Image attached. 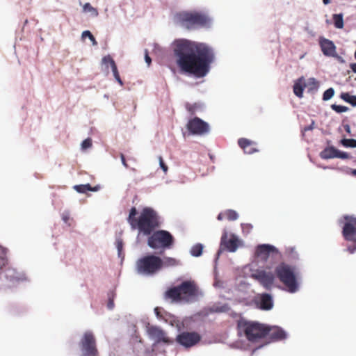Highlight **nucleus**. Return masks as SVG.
<instances>
[{"label": "nucleus", "instance_id": "21", "mask_svg": "<svg viewBox=\"0 0 356 356\" xmlns=\"http://www.w3.org/2000/svg\"><path fill=\"white\" fill-rule=\"evenodd\" d=\"M305 88V79L303 77H300L295 82L293 85V92L297 97L301 98L302 97Z\"/></svg>", "mask_w": 356, "mask_h": 356}, {"label": "nucleus", "instance_id": "27", "mask_svg": "<svg viewBox=\"0 0 356 356\" xmlns=\"http://www.w3.org/2000/svg\"><path fill=\"white\" fill-rule=\"evenodd\" d=\"M305 86L309 91H312L318 89V83L316 79L309 78L307 81L305 79Z\"/></svg>", "mask_w": 356, "mask_h": 356}, {"label": "nucleus", "instance_id": "50", "mask_svg": "<svg viewBox=\"0 0 356 356\" xmlns=\"http://www.w3.org/2000/svg\"><path fill=\"white\" fill-rule=\"evenodd\" d=\"M114 307V302H113V300L112 299H109L108 300V308L109 309H112Z\"/></svg>", "mask_w": 356, "mask_h": 356}, {"label": "nucleus", "instance_id": "56", "mask_svg": "<svg viewBox=\"0 0 356 356\" xmlns=\"http://www.w3.org/2000/svg\"><path fill=\"white\" fill-rule=\"evenodd\" d=\"M324 4L327 5L330 3V0H323Z\"/></svg>", "mask_w": 356, "mask_h": 356}, {"label": "nucleus", "instance_id": "52", "mask_svg": "<svg viewBox=\"0 0 356 356\" xmlns=\"http://www.w3.org/2000/svg\"><path fill=\"white\" fill-rule=\"evenodd\" d=\"M350 67L353 72L356 73V63L350 64Z\"/></svg>", "mask_w": 356, "mask_h": 356}, {"label": "nucleus", "instance_id": "10", "mask_svg": "<svg viewBox=\"0 0 356 356\" xmlns=\"http://www.w3.org/2000/svg\"><path fill=\"white\" fill-rule=\"evenodd\" d=\"M79 348L81 356H99L96 337L90 330L83 334L79 342Z\"/></svg>", "mask_w": 356, "mask_h": 356}, {"label": "nucleus", "instance_id": "44", "mask_svg": "<svg viewBox=\"0 0 356 356\" xmlns=\"http://www.w3.org/2000/svg\"><path fill=\"white\" fill-rule=\"evenodd\" d=\"M123 246V243L121 240L117 241V248L118 250L119 254L120 253Z\"/></svg>", "mask_w": 356, "mask_h": 356}, {"label": "nucleus", "instance_id": "25", "mask_svg": "<svg viewBox=\"0 0 356 356\" xmlns=\"http://www.w3.org/2000/svg\"><path fill=\"white\" fill-rule=\"evenodd\" d=\"M74 188L80 193H85L87 191H96L97 188H92L90 184H81V185H76L74 186Z\"/></svg>", "mask_w": 356, "mask_h": 356}, {"label": "nucleus", "instance_id": "26", "mask_svg": "<svg viewBox=\"0 0 356 356\" xmlns=\"http://www.w3.org/2000/svg\"><path fill=\"white\" fill-rule=\"evenodd\" d=\"M340 97L346 102L350 104L353 106H356V96L352 95L348 92H342Z\"/></svg>", "mask_w": 356, "mask_h": 356}, {"label": "nucleus", "instance_id": "29", "mask_svg": "<svg viewBox=\"0 0 356 356\" xmlns=\"http://www.w3.org/2000/svg\"><path fill=\"white\" fill-rule=\"evenodd\" d=\"M238 216V213L235 210L227 209L224 211V217L229 221L236 220Z\"/></svg>", "mask_w": 356, "mask_h": 356}, {"label": "nucleus", "instance_id": "12", "mask_svg": "<svg viewBox=\"0 0 356 356\" xmlns=\"http://www.w3.org/2000/svg\"><path fill=\"white\" fill-rule=\"evenodd\" d=\"M186 128L193 135H204L209 131V126L207 122H204L198 117H195L188 120Z\"/></svg>", "mask_w": 356, "mask_h": 356}, {"label": "nucleus", "instance_id": "58", "mask_svg": "<svg viewBox=\"0 0 356 356\" xmlns=\"http://www.w3.org/2000/svg\"><path fill=\"white\" fill-rule=\"evenodd\" d=\"M346 131H350V127H349V126H348V125H347V126H346Z\"/></svg>", "mask_w": 356, "mask_h": 356}, {"label": "nucleus", "instance_id": "34", "mask_svg": "<svg viewBox=\"0 0 356 356\" xmlns=\"http://www.w3.org/2000/svg\"><path fill=\"white\" fill-rule=\"evenodd\" d=\"M334 95V90L332 88H330L326 90L323 95V99L324 101H327L330 99Z\"/></svg>", "mask_w": 356, "mask_h": 356}, {"label": "nucleus", "instance_id": "54", "mask_svg": "<svg viewBox=\"0 0 356 356\" xmlns=\"http://www.w3.org/2000/svg\"><path fill=\"white\" fill-rule=\"evenodd\" d=\"M218 220H220L222 219V213H220L218 216Z\"/></svg>", "mask_w": 356, "mask_h": 356}, {"label": "nucleus", "instance_id": "45", "mask_svg": "<svg viewBox=\"0 0 356 356\" xmlns=\"http://www.w3.org/2000/svg\"><path fill=\"white\" fill-rule=\"evenodd\" d=\"M108 58H109L110 59H113L111 56L108 55V56H104L103 58H102V61L104 64H110L111 65V61L110 60L108 59Z\"/></svg>", "mask_w": 356, "mask_h": 356}, {"label": "nucleus", "instance_id": "39", "mask_svg": "<svg viewBox=\"0 0 356 356\" xmlns=\"http://www.w3.org/2000/svg\"><path fill=\"white\" fill-rule=\"evenodd\" d=\"M336 158H339L342 159H349V154L345 152H341L340 150H337V154H336Z\"/></svg>", "mask_w": 356, "mask_h": 356}, {"label": "nucleus", "instance_id": "32", "mask_svg": "<svg viewBox=\"0 0 356 356\" xmlns=\"http://www.w3.org/2000/svg\"><path fill=\"white\" fill-rule=\"evenodd\" d=\"M83 10L86 13H91L92 15L95 17H97L98 15L97 10L93 8L90 3H86L83 6Z\"/></svg>", "mask_w": 356, "mask_h": 356}, {"label": "nucleus", "instance_id": "7", "mask_svg": "<svg viewBox=\"0 0 356 356\" xmlns=\"http://www.w3.org/2000/svg\"><path fill=\"white\" fill-rule=\"evenodd\" d=\"M175 19L187 29L209 26L211 21L208 16L198 12H180L175 15Z\"/></svg>", "mask_w": 356, "mask_h": 356}, {"label": "nucleus", "instance_id": "38", "mask_svg": "<svg viewBox=\"0 0 356 356\" xmlns=\"http://www.w3.org/2000/svg\"><path fill=\"white\" fill-rule=\"evenodd\" d=\"M82 36H83V37H86V36H88V39H90V40L92 42V43H93L94 44H97V42H96V40H95V37L93 36V35H92V34L89 31H83V33H82Z\"/></svg>", "mask_w": 356, "mask_h": 356}, {"label": "nucleus", "instance_id": "3", "mask_svg": "<svg viewBox=\"0 0 356 356\" xmlns=\"http://www.w3.org/2000/svg\"><path fill=\"white\" fill-rule=\"evenodd\" d=\"M201 295L202 293L195 282L186 280L168 289L164 293V298L175 302H191L196 300Z\"/></svg>", "mask_w": 356, "mask_h": 356}, {"label": "nucleus", "instance_id": "23", "mask_svg": "<svg viewBox=\"0 0 356 356\" xmlns=\"http://www.w3.org/2000/svg\"><path fill=\"white\" fill-rule=\"evenodd\" d=\"M7 249L0 246V274L3 268L8 265Z\"/></svg>", "mask_w": 356, "mask_h": 356}, {"label": "nucleus", "instance_id": "57", "mask_svg": "<svg viewBox=\"0 0 356 356\" xmlns=\"http://www.w3.org/2000/svg\"><path fill=\"white\" fill-rule=\"evenodd\" d=\"M214 285L215 286H219V282L216 281L215 283H214Z\"/></svg>", "mask_w": 356, "mask_h": 356}, {"label": "nucleus", "instance_id": "14", "mask_svg": "<svg viewBox=\"0 0 356 356\" xmlns=\"http://www.w3.org/2000/svg\"><path fill=\"white\" fill-rule=\"evenodd\" d=\"M244 245L243 241L236 234L228 235L224 233V250L235 252L239 248Z\"/></svg>", "mask_w": 356, "mask_h": 356}, {"label": "nucleus", "instance_id": "8", "mask_svg": "<svg viewBox=\"0 0 356 356\" xmlns=\"http://www.w3.org/2000/svg\"><path fill=\"white\" fill-rule=\"evenodd\" d=\"M162 259L154 254H147L136 262L137 273L145 276H152L161 270Z\"/></svg>", "mask_w": 356, "mask_h": 356}, {"label": "nucleus", "instance_id": "1", "mask_svg": "<svg viewBox=\"0 0 356 356\" xmlns=\"http://www.w3.org/2000/svg\"><path fill=\"white\" fill-rule=\"evenodd\" d=\"M174 53L180 69L198 78L208 73L213 60V53L209 47L187 40L175 41Z\"/></svg>", "mask_w": 356, "mask_h": 356}, {"label": "nucleus", "instance_id": "6", "mask_svg": "<svg viewBox=\"0 0 356 356\" xmlns=\"http://www.w3.org/2000/svg\"><path fill=\"white\" fill-rule=\"evenodd\" d=\"M238 334L244 336L251 343H257L267 335V326L257 322L240 321L238 323Z\"/></svg>", "mask_w": 356, "mask_h": 356}, {"label": "nucleus", "instance_id": "47", "mask_svg": "<svg viewBox=\"0 0 356 356\" xmlns=\"http://www.w3.org/2000/svg\"><path fill=\"white\" fill-rule=\"evenodd\" d=\"M120 159H121V161H122V163L123 164V165L126 168H128V165L126 162V160H125V156L123 154H120Z\"/></svg>", "mask_w": 356, "mask_h": 356}, {"label": "nucleus", "instance_id": "16", "mask_svg": "<svg viewBox=\"0 0 356 356\" xmlns=\"http://www.w3.org/2000/svg\"><path fill=\"white\" fill-rule=\"evenodd\" d=\"M147 332L149 337L155 340L156 343L163 342L167 344L172 343V341L166 336L165 332L158 327H149Z\"/></svg>", "mask_w": 356, "mask_h": 356}, {"label": "nucleus", "instance_id": "11", "mask_svg": "<svg viewBox=\"0 0 356 356\" xmlns=\"http://www.w3.org/2000/svg\"><path fill=\"white\" fill-rule=\"evenodd\" d=\"M346 220L343 227V235L344 238L353 243V246L348 245L347 250L353 254L356 250V218L353 216H345Z\"/></svg>", "mask_w": 356, "mask_h": 356}, {"label": "nucleus", "instance_id": "53", "mask_svg": "<svg viewBox=\"0 0 356 356\" xmlns=\"http://www.w3.org/2000/svg\"><path fill=\"white\" fill-rule=\"evenodd\" d=\"M63 220L65 222H67V220H69V217H68L67 216H63Z\"/></svg>", "mask_w": 356, "mask_h": 356}, {"label": "nucleus", "instance_id": "18", "mask_svg": "<svg viewBox=\"0 0 356 356\" xmlns=\"http://www.w3.org/2000/svg\"><path fill=\"white\" fill-rule=\"evenodd\" d=\"M320 45L324 55L327 56H335L336 47L332 41L325 38L322 39L320 41Z\"/></svg>", "mask_w": 356, "mask_h": 356}, {"label": "nucleus", "instance_id": "20", "mask_svg": "<svg viewBox=\"0 0 356 356\" xmlns=\"http://www.w3.org/2000/svg\"><path fill=\"white\" fill-rule=\"evenodd\" d=\"M238 145L246 154H252L256 152V149L252 146L253 143L245 138L238 140Z\"/></svg>", "mask_w": 356, "mask_h": 356}, {"label": "nucleus", "instance_id": "31", "mask_svg": "<svg viewBox=\"0 0 356 356\" xmlns=\"http://www.w3.org/2000/svg\"><path fill=\"white\" fill-rule=\"evenodd\" d=\"M185 107L186 110L191 113V115H194L196 111L200 108V105L197 103H186Z\"/></svg>", "mask_w": 356, "mask_h": 356}, {"label": "nucleus", "instance_id": "51", "mask_svg": "<svg viewBox=\"0 0 356 356\" xmlns=\"http://www.w3.org/2000/svg\"><path fill=\"white\" fill-rule=\"evenodd\" d=\"M114 77H115V80L120 84V86H123V82L120 76V74L115 76Z\"/></svg>", "mask_w": 356, "mask_h": 356}, {"label": "nucleus", "instance_id": "36", "mask_svg": "<svg viewBox=\"0 0 356 356\" xmlns=\"http://www.w3.org/2000/svg\"><path fill=\"white\" fill-rule=\"evenodd\" d=\"M92 146V140L90 138L85 139L81 143L83 149H86Z\"/></svg>", "mask_w": 356, "mask_h": 356}, {"label": "nucleus", "instance_id": "46", "mask_svg": "<svg viewBox=\"0 0 356 356\" xmlns=\"http://www.w3.org/2000/svg\"><path fill=\"white\" fill-rule=\"evenodd\" d=\"M145 61L146 63H147L148 65H149L151 64V62H152V59L151 58L149 57V56L148 55V52L147 51H145Z\"/></svg>", "mask_w": 356, "mask_h": 356}, {"label": "nucleus", "instance_id": "49", "mask_svg": "<svg viewBox=\"0 0 356 356\" xmlns=\"http://www.w3.org/2000/svg\"><path fill=\"white\" fill-rule=\"evenodd\" d=\"M161 309L159 308V307H156L154 309V312H155L156 316L159 317V318H162V315L161 314V312H160Z\"/></svg>", "mask_w": 356, "mask_h": 356}, {"label": "nucleus", "instance_id": "43", "mask_svg": "<svg viewBox=\"0 0 356 356\" xmlns=\"http://www.w3.org/2000/svg\"><path fill=\"white\" fill-rule=\"evenodd\" d=\"M222 251V236L220 238V246H219V249L217 252V257H216V259H218L221 252Z\"/></svg>", "mask_w": 356, "mask_h": 356}, {"label": "nucleus", "instance_id": "37", "mask_svg": "<svg viewBox=\"0 0 356 356\" xmlns=\"http://www.w3.org/2000/svg\"><path fill=\"white\" fill-rule=\"evenodd\" d=\"M108 60H110L111 61V69H112V72H113V76H117V75H119V72H118V68H117V65L114 61L113 59H110L109 58H108Z\"/></svg>", "mask_w": 356, "mask_h": 356}, {"label": "nucleus", "instance_id": "30", "mask_svg": "<svg viewBox=\"0 0 356 356\" xmlns=\"http://www.w3.org/2000/svg\"><path fill=\"white\" fill-rule=\"evenodd\" d=\"M203 246L200 243L193 245L191 250V254L194 257H199L202 254Z\"/></svg>", "mask_w": 356, "mask_h": 356}, {"label": "nucleus", "instance_id": "42", "mask_svg": "<svg viewBox=\"0 0 356 356\" xmlns=\"http://www.w3.org/2000/svg\"><path fill=\"white\" fill-rule=\"evenodd\" d=\"M159 164L164 172H166L168 171V166L165 164L161 156H159Z\"/></svg>", "mask_w": 356, "mask_h": 356}, {"label": "nucleus", "instance_id": "40", "mask_svg": "<svg viewBox=\"0 0 356 356\" xmlns=\"http://www.w3.org/2000/svg\"><path fill=\"white\" fill-rule=\"evenodd\" d=\"M209 311H210V312L220 313L222 312V306H220V307L213 306L209 308Z\"/></svg>", "mask_w": 356, "mask_h": 356}, {"label": "nucleus", "instance_id": "35", "mask_svg": "<svg viewBox=\"0 0 356 356\" xmlns=\"http://www.w3.org/2000/svg\"><path fill=\"white\" fill-rule=\"evenodd\" d=\"M332 110L336 111L337 113H344L348 111V108L345 106L332 104L331 106Z\"/></svg>", "mask_w": 356, "mask_h": 356}, {"label": "nucleus", "instance_id": "13", "mask_svg": "<svg viewBox=\"0 0 356 356\" xmlns=\"http://www.w3.org/2000/svg\"><path fill=\"white\" fill-rule=\"evenodd\" d=\"M201 339V336L195 332H183L177 335L176 341L180 345L190 348L197 344Z\"/></svg>", "mask_w": 356, "mask_h": 356}, {"label": "nucleus", "instance_id": "19", "mask_svg": "<svg viewBox=\"0 0 356 356\" xmlns=\"http://www.w3.org/2000/svg\"><path fill=\"white\" fill-rule=\"evenodd\" d=\"M259 307L263 310H270L273 307L272 296L269 294H262L259 300Z\"/></svg>", "mask_w": 356, "mask_h": 356}, {"label": "nucleus", "instance_id": "22", "mask_svg": "<svg viewBox=\"0 0 356 356\" xmlns=\"http://www.w3.org/2000/svg\"><path fill=\"white\" fill-rule=\"evenodd\" d=\"M337 150L338 149L333 146L327 147L320 153V156L323 159H330L336 158V154H337Z\"/></svg>", "mask_w": 356, "mask_h": 356}, {"label": "nucleus", "instance_id": "24", "mask_svg": "<svg viewBox=\"0 0 356 356\" xmlns=\"http://www.w3.org/2000/svg\"><path fill=\"white\" fill-rule=\"evenodd\" d=\"M161 269L163 267L175 266L179 264V261L172 257H165L162 259Z\"/></svg>", "mask_w": 356, "mask_h": 356}, {"label": "nucleus", "instance_id": "33", "mask_svg": "<svg viewBox=\"0 0 356 356\" xmlns=\"http://www.w3.org/2000/svg\"><path fill=\"white\" fill-rule=\"evenodd\" d=\"M341 143L345 147H356V140L355 139L344 138L341 140Z\"/></svg>", "mask_w": 356, "mask_h": 356}, {"label": "nucleus", "instance_id": "59", "mask_svg": "<svg viewBox=\"0 0 356 356\" xmlns=\"http://www.w3.org/2000/svg\"><path fill=\"white\" fill-rule=\"evenodd\" d=\"M262 346H263V345H259V346H258L256 348V349L259 348H261Z\"/></svg>", "mask_w": 356, "mask_h": 356}, {"label": "nucleus", "instance_id": "60", "mask_svg": "<svg viewBox=\"0 0 356 356\" xmlns=\"http://www.w3.org/2000/svg\"><path fill=\"white\" fill-rule=\"evenodd\" d=\"M214 270H215V273L216 272V266H215L214 267Z\"/></svg>", "mask_w": 356, "mask_h": 356}, {"label": "nucleus", "instance_id": "17", "mask_svg": "<svg viewBox=\"0 0 356 356\" xmlns=\"http://www.w3.org/2000/svg\"><path fill=\"white\" fill-rule=\"evenodd\" d=\"M267 335H268L273 341H280L287 337V333L280 327L267 326Z\"/></svg>", "mask_w": 356, "mask_h": 356}, {"label": "nucleus", "instance_id": "55", "mask_svg": "<svg viewBox=\"0 0 356 356\" xmlns=\"http://www.w3.org/2000/svg\"><path fill=\"white\" fill-rule=\"evenodd\" d=\"M351 174H352L353 175H354V176H355V177H356V169H355V170H352V171H351Z\"/></svg>", "mask_w": 356, "mask_h": 356}, {"label": "nucleus", "instance_id": "28", "mask_svg": "<svg viewBox=\"0 0 356 356\" xmlns=\"http://www.w3.org/2000/svg\"><path fill=\"white\" fill-rule=\"evenodd\" d=\"M343 14H334L332 16L333 21H334V25L337 29H343L344 24H343Z\"/></svg>", "mask_w": 356, "mask_h": 356}, {"label": "nucleus", "instance_id": "5", "mask_svg": "<svg viewBox=\"0 0 356 356\" xmlns=\"http://www.w3.org/2000/svg\"><path fill=\"white\" fill-rule=\"evenodd\" d=\"M275 271L280 282L286 287V291L294 293L299 290L300 277L294 268L281 264L275 268Z\"/></svg>", "mask_w": 356, "mask_h": 356}, {"label": "nucleus", "instance_id": "4", "mask_svg": "<svg viewBox=\"0 0 356 356\" xmlns=\"http://www.w3.org/2000/svg\"><path fill=\"white\" fill-rule=\"evenodd\" d=\"M275 269L271 266L257 268L255 262H252L244 267V273L249 277L258 282L264 289H270L275 279Z\"/></svg>", "mask_w": 356, "mask_h": 356}, {"label": "nucleus", "instance_id": "9", "mask_svg": "<svg viewBox=\"0 0 356 356\" xmlns=\"http://www.w3.org/2000/svg\"><path fill=\"white\" fill-rule=\"evenodd\" d=\"M174 237L168 231L159 230L150 234L147 245L153 249H169L174 243Z\"/></svg>", "mask_w": 356, "mask_h": 356}, {"label": "nucleus", "instance_id": "15", "mask_svg": "<svg viewBox=\"0 0 356 356\" xmlns=\"http://www.w3.org/2000/svg\"><path fill=\"white\" fill-rule=\"evenodd\" d=\"M278 254L277 249L269 244L259 245L255 251V256L264 261H266L270 256L277 255Z\"/></svg>", "mask_w": 356, "mask_h": 356}, {"label": "nucleus", "instance_id": "48", "mask_svg": "<svg viewBox=\"0 0 356 356\" xmlns=\"http://www.w3.org/2000/svg\"><path fill=\"white\" fill-rule=\"evenodd\" d=\"M314 122L312 121V124L307 127H305L303 129L304 131H310V130H312L314 129Z\"/></svg>", "mask_w": 356, "mask_h": 356}, {"label": "nucleus", "instance_id": "2", "mask_svg": "<svg viewBox=\"0 0 356 356\" xmlns=\"http://www.w3.org/2000/svg\"><path fill=\"white\" fill-rule=\"evenodd\" d=\"M137 214L136 208L132 207L127 218V222L131 229H137L144 235H150L160 226L159 216L152 208H143L138 218Z\"/></svg>", "mask_w": 356, "mask_h": 356}, {"label": "nucleus", "instance_id": "41", "mask_svg": "<svg viewBox=\"0 0 356 356\" xmlns=\"http://www.w3.org/2000/svg\"><path fill=\"white\" fill-rule=\"evenodd\" d=\"M243 232H247L248 233L252 229V226L250 224H241Z\"/></svg>", "mask_w": 356, "mask_h": 356}]
</instances>
